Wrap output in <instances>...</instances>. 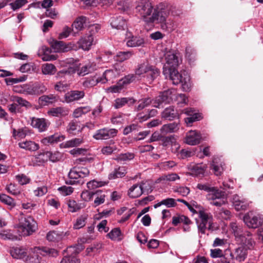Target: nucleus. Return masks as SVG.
<instances>
[{"label": "nucleus", "instance_id": "1", "mask_svg": "<svg viewBox=\"0 0 263 263\" xmlns=\"http://www.w3.org/2000/svg\"><path fill=\"white\" fill-rule=\"evenodd\" d=\"M136 10L145 23L160 24L163 29H166L167 13L163 10L154 8L149 1H141L136 6Z\"/></svg>", "mask_w": 263, "mask_h": 263}, {"label": "nucleus", "instance_id": "2", "mask_svg": "<svg viewBox=\"0 0 263 263\" xmlns=\"http://www.w3.org/2000/svg\"><path fill=\"white\" fill-rule=\"evenodd\" d=\"M163 72L166 77L168 75L174 84L181 83L184 91H188L191 88L190 77L186 72L182 71L179 73L175 68L167 69L166 68H164Z\"/></svg>", "mask_w": 263, "mask_h": 263}, {"label": "nucleus", "instance_id": "3", "mask_svg": "<svg viewBox=\"0 0 263 263\" xmlns=\"http://www.w3.org/2000/svg\"><path fill=\"white\" fill-rule=\"evenodd\" d=\"M47 254L56 256L58 252L54 249L35 247L31 249L28 256H26L24 261L26 263H40L41 257Z\"/></svg>", "mask_w": 263, "mask_h": 263}, {"label": "nucleus", "instance_id": "4", "mask_svg": "<svg viewBox=\"0 0 263 263\" xmlns=\"http://www.w3.org/2000/svg\"><path fill=\"white\" fill-rule=\"evenodd\" d=\"M199 220H197L198 230L202 233H205L206 229L213 230L215 228L213 218L211 214L208 213L203 209H199L198 212Z\"/></svg>", "mask_w": 263, "mask_h": 263}, {"label": "nucleus", "instance_id": "5", "mask_svg": "<svg viewBox=\"0 0 263 263\" xmlns=\"http://www.w3.org/2000/svg\"><path fill=\"white\" fill-rule=\"evenodd\" d=\"M165 65L164 68L167 69L175 68L182 63L180 53L177 50H168L164 55Z\"/></svg>", "mask_w": 263, "mask_h": 263}, {"label": "nucleus", "instance_id": "6", "mask_svg": "<svg viewBox=\"0 0 263 263\" xmlns=\"http://www.w3.org/2000/svg\"><path fill=\"white\" fill-rule=\"evenodd\" d=\"M19 228L22 230V235L28 236L35 231L36 222L31 217L22 216L19 220Z\"/></svg>", "mask_w": 263, "mask_h": 263}, {"label": "nucleus", "instance_id": "7", "mask_svg": "<svg viewBox=\"0 0 263 263\" xmlns=\"http://www.w3.org/2000/svg\"><path fill=\"white\" fill-rule=\"evenodd\" d=\"M96 69V65L94 63H88L79 69V65L77 63H73L68 66L69 73H74L77 71L79 76H84L89 73L92 72Z\"/></svg>", "mask_w": 263, "mask_h": 263}, {"label": "nucleus", "instance_id": "8", "mask_svg": "<svg viewBox=\"0 0 263 263\" xmlns=\"http://www.w3.org/2000/svg\"><path fill=\"white\" fill-rule=\"evenodd\" d=\"M82 249L80 246L69 247L67 249L68 254L63 258L60 263H80V260L77 257L76 255Z\"/></svg>", "mask_w": 263, "mask_h": 263}, {"label": "nucleus", "instance_id": "9", "mask_svg": "<svg viewBox=\"0 0 263 263\" xmlns=\"http://www.w3.org/2000/svg\"><path fill=\"white\" fill-rule=\"evenodd\" d=\"M243 220L247 226L249 228H256L263 223V219L259 215H255L252 212L246 214Z\"/></svg>", "mask_w": 263, "mask_h": 263}, {"label": "nucleus", "instance_id": "10", "mask_svg": "<svg viewBox=\"0 0 263 263\" xmlns=\"http://www.w3.org/2000/svg\"><path fill=\"white\" fill-rule=\"evenodd\" d=\"M51 46L55 52H64L72 49H77L73 43L66 44L62 41H55L52 43Z\"/></svg>", "mask_w": 263, "mask_h": 263}, {"label": "nucleus", "instance_id": "11", "mask_svg": "<svg viewBox=\"0 0 263 263\" xmlns=\"http://www.w3.org/2000/svg\"><path fill=\"white\" fill-rule=\"evenodd\" d=\"M89 174V171L85 167H78L77 166L72 168L68 174V177L71 179H78L79 178H84Z\"/></svg>", "mask_w": 263, "mask_h": 263}, {"label": "nucleus", "instance_id": "12", "mask_svg": "<svg viewBox=\"0 0 263 263\" xmlns=\"http://www.w3.org/2000/svg\"><path fill=\"white\" fill-rule=\"evenodd\" d=\"M117 130L115 129H101L98 130L93 137L96 140L107 139L116 136Z\"/></svg>", "mask_w": 263, "mask_h": 263}, {"label": "nucleus", "instance_id": "13", "mask_svg": "<svg viewBox=\"0 0 263 263\" xmlns=\"http://www.w3.org/2000/svg\"><path fill=\"white\" fill-rule=\"evenodd\" d=\"M231 201L235 209L237 211L245 210L249 205V202L244 198L237 195H234L232 198Z\"/></svg>", "mask_w": 263, "mask_h": 263}, {"label": "nucleus", "instance_id": "14", "mask_svg": "<svg viewBox=\"0 0 263 263\" xmlns=\"http://www.w3.org/2000/svg\"><path fill=\"white\" fill-rule=\"evenodd\" d=\"M125 40L127 46L130 47L142 46L145 43L143 38L139 36H134L130 32H127Z\"/></svg>", "mask_w": 263, "mask_h": 263}, {"label": "nucleus", "instance_id": "15", "mask_svg": "<svg viewBox=\"0 0 263 263\" xmlns=\"http://www.w3.org/2000/svg\"><path fill=\"white\" fill-rule=\"evenodd\" d=\"M201 139L200 134L196 130H190L186 133L185 143L191 145H194L200 143Z\"/></svg>", "mask_w": 263, "mask_h": 263}, {"label": "nucleus", "instance_id": "16", "mask_svg": "<svg viewBox=\"0 0 263 263\" xmlns=\"http://www.w3.org/2000/svg\"><path fill=\"white\" fill-rule=\"evenodd\" d=\"M171 93L170 90L166 91L163 92L161 95L156 97L154 100L153 101V105L155 107H159L161 104L164 102H169L170 100H173L175 95L169 96Z\"/></svg>", "mask_w": 263, "mask_h": 263}, {"label": "nucleus", "instance_id": "17", "mask_svg": "<svg viewBox=\"0 0 263 263\" xmlns=\"http://www.w3.org/2000/svg\"><path fill=\"white\" fill-rule=\"evenodd\" d=\"M247 248L243 246H241L237 248L232 253L231 255L234 259L241 262L245 260L247 257Z\"/></svg>", "mask_w": 263, "mask_h": 263}, {"label": "nucleus", "instance_id": "18", "mask_svg": "<svg viewBox=\"0 0 263 263\" xmlns=\"http://www.w3.org/2000/svg\"><path fill=\"white\" fill-rule=\"evenodd\" d=\"M36 158L40 160V162L47 161L48 159L52 162H56L60 159L61 154L58 152L52 153L46 152L38 155Z\"/></svg>", "mask_w": 263, "mask_h": 263}, {"label": "nucleus", "instance_id": "19", "mask_svg": "<svg viewBox=\"0 0 263 263\" xmlns=\"http://www.w3.org/2000/svg\"><path fill=\"white\" fill-rule=\"evenodd\" d=\"M30 124L33 127L37 128L40 132H43L47 129L49 123L44 118H32Z\"/></svg>", "mask_w": 263, "mask_h": 263}, {"label": "nucleus", "instance_id": "20", "mask_svg": "<svg viewBox=\"0 0 263 263\" xmlns=\"http://www.w3.org/2000/svg\"><path fill=\"white\" fill-rule=\"evenodd\" d=\"M69 110L64 107H53L49 109L47 112L50 117H63L68 115Z\"/></svg>", "mask_w": 263, "mask_h": 263}, {"label": "nucleus", "instance_id": "21", "mask_svg": "<svg viewBox=\"0 0 263 263\" xmlns=\"http://www.w3.org/2000/svg\"><path fill=\"white\" fill-rule=\"evenodd\" d=\"M84 96L85 92L83 91H71L65 94V100L67 103H70L74 101L79 100L83 98Z\"/></svg>", "mask_w": 263, "mask_h": 263}, {"label": "nucleus", "instance_id": "22", "mask_svg": "<svg viewBox=\"0 0 263 263\" xmlns=\"http://www.w3.org/2000/svg\"><path fill=\"white\" fill-rule=\"evenodd\" d=\"M51 50L46 47H42L39 50L38 55L44 61H50L55 60L57 59L56 55L51 54Z\"/></svg>", "mask_w": 263, "mask_h": 263}, {"label": "nucleus", "instance_id": "23", "mask_svg": "<svg viewBox=\"0 0 263 263\" xmlns=\"http://www.w3.org/2000/svg\"><path fill=\"white\" fill-rule=\"evenodd\" d=\"M93 37L92 35H86L82 37L78 42L80 48L84 50H88L92 46Z\"/></svg>", "mask_w": 263, "mask_h": 263}, {"label": "nucleus", "instance_id": "24", "mask_svg": "<svg viewBox=\"0 0 263 263\" xmlns=\"http://www.w3.org/2000/svg\"><path fill=\"white\" fill-rule=\"evenodd\" d=\"M65 138L64 136L56 133L53 135L43 138L41 140V142L45 145H48L61 142L64 140Z\"/></svg>", "mask_w": 263, "mask_h": 263}, {"label": "nucleus", "instance_id": "25", "mask_svg": "<svg viewBox=\"0 0 263 263\" xmlns=\"http://www.w3.org/2000/svg\"><path fill=\"white\" fill-rule=\"evenodd\" d=\"M18 146L22 149L30 152L36 151L39 148V144L31 140L21 141L18 143Z\"/></svg>", "mask_w": 263, "mask_h": 263}, {"label": "nucleus", "instance_id": "26", "mask_svg": "<svg viewBox=\"0 0 263 263\" xmlns=\"http://www.w3.org/2000/svg\"><path fill=\"white\" fill-rule=\"evenodd\" d=\"M179 179H180V177L177 174L175 173H172L161 176L156 180V182L157 183L166 184L170 182L175 181Z\"/></svg>", "mask_w": 263, "mask_h": 263}, {"label": "nucleus", "instance_id": "27", "mask_svg": "<svg viewBox=\"0 0 263 263\" xmlns=\"http://www.w3.org/2000/svg\"><path fill=\"white\" fill-rule=\"evenodd\" d=\"M184 113L187 115L191 116L185 119V122L187 125L196 121H199L202 118V116L200 114L193 113V110L191 108H187L184 110Z\"/></svg>", "mask_w": 263, "mask_h": 263}, {"label": "nucleus", "instance_id": "28", "mask_svg": "<svg viewBox=\"0 0 263 263\" xmlns=\"http://www.w3.org/2000/svg\"><path fill=\"white\" fill-rule=\"evenodd\" d=\"M110 25L112 28L117 29H124L126 21L121 16L113 17L110 20Z\"/></svg>", "mask_w": 263, "mask_h": 263}, {"label": "nucleus", "instance_id": "29", "mask_svg": "<svg viewBox=\"0 0 263 263\" xmlns=\"http://www.w3.org/2000/svg\"><path fill=\"white\" fill-rule=\"evenodd\" d=\"M143 193V187L141 184L133 185L128 191V195L131 198H137Z\"/></svg>", "mask_w": 263, "mask_h": 263}, {"label": "nucleus", "instance_id": "30", "mask_svg": "<svg viewBox=\"0 0 263 263\" xmlns=\"http://www.w3.org/2000/svg\"><path fill=\"white\" fill-rule=\"evenodd\" d=\"M11 254L13 258L17 259H23L25 260V258L27 255L26 249L23 248L16 247L11 250Z\"/></svg>", "mask_w": 263, "mask_h": 263}, {"label": "nucleus", "instance_id": "31", "mask_svg": "<svg viewBox=\"0 0 263 263\" xmlns=\"http://www.w3.org/2000/svg\"><path fill=\"white\" fill-rule=\"evenodd\" d=\"M57 97L53 95H44L39 98V103L42 105H48L56 102Z\"/></svg>", "mask_w": 263, "mask_h": 263}, {"label": "nucleus", "instance_id": "32", "mask_svg": "<svg viewBox=\"0 0 263 263\" xmlns=\"http://www.w3.org/2000/svg\"><path fill=\"white\" fill-rule=\"evenodd\" d=\"M206 168V166L203 164H198L190 166V169L192 175L199 176L203 175Z\"/></svg>", "mask_w": 263, "mask_h": 263}, {"label": "nucleus", "instance_id": "33", "mask_svg": "<svg viewBox=\"0 0 263 263\" xmlns=\"http://www.w3.org/2000/svg\"><path fill=\"white\" fill-rule=\"evenodd\" d=\"M68 210L71 212H76L85 207L84 203H78L75 200H70L67 203Z\"/></svg>", "mask_w": 263, "mask_h": 263}, {"label": "nucleus", "instance_id": "34", "mask_svg": "<svg viewBox=\"0 0 263 263\" xmlns=\"http://www.w3.org/2000/svg\"><path fill=\"white\" fill-rule=\"evenodd\" d=\"M94 206H97L105 202L106 195L101 190H98L94 193Z\"/></svg>", "mask_w": 263, "mask_h": 263}, {"label": "nucleus", "instance_id": "35", "mask_svg": "<svg viewBox=\"0 0 263 263\" xmlns=\"http://www.w3.org/2000/svg\"><path fill=\"white\" fill-rule=\"evenodd\" d=\"M83 142V139L82 138H74L61 144L60 146L62 148H70L78 146Z\"/></svg>", "mask_w": 263, "mask_h": 263}, {"label": "nucleus", "instance_id": "36", "mask_svg": "<svg viewBox=\"0 0 263 263\" xmlns=\"http://www.w3.org/2000/svg\"><path fill=\"white\" fill-rule=\"evenodd\" d=\"M226 196L224 192L219 190L217 187H214L212 189V191L208 193L206 195V198L209 200H211V198L215 199H218L219 197Z\"/></svg>", "mask_w": 263, "mask_h": 263}, {"label": "nucleus", "instance_id": "37", "mask_svg": "<svg viewBox=\"0 0 263 263\" xmlns=\"http://www.w3.org/2000/svg\"><path fill=\"white\" fill-rule=\"evenodd\" d=\"M65 235L63 232L57 231L49 232L47 235V239L49 241H55L61 240Z\"/></svg>", "mask_w": 263, "mask_h": 263}, {"label": "nucleus", "instance_id": "38", "mask_svg": "<svg viewBox=\"0 0 263 263\" xmlns=\"http://www.w3.org/2000/svg\"><path fill=\"white\" fill-rule=\"evenodd\" d=\"M41 69L42 73L45 75H52L57 71L55 67L53 64L49 63L42 65Z\"/></svg>", "mask_w": 263, "mask_h": 263}, {"label": "nucleus", "instance_id": "39", "mask_svg": "<svg viewBox=\"0 0 263 263\" xmlns=\"http://www.w3.org/2000/svg\"><path fill=\"white\" fill-rule=\"evenodd\" d=\"M108 237L114 241H120L123 238L121 232L119 229L116 228L112 230L109 233L107 234Z\"/></svg>", "mask_w": 263, "mask_h": 263}, {"label": "nucleus", "instance_id": "40", "mask_svg": "<svg viewBox=\"0 0 263 263\" xmlns=\"http://www.w3.org/2000/svg\"><path fill=\"white\" fill-rule=\"evenodd\" d=\"M145 77L149 80L153 81L154 79L158 77L159 75V71L156 67L151 65H149Z\"/></svg>", "mask_w": 263, "mask_h": 263}, {"label": "nucleus", "instance_id": "41", "mask_svg": "<svg viewBox=\"0 0 263 263\" xmlns=\"http://www.w3.org/2000/svg\"><path fill=\"white\" fill-rule=\"evenodd\" d=\"M33 96H37L44 93L47 90V88L43 83H35L32 84Z\"/></svg>", "mask_w": 263, "mask_h": 263}, {"label": "nucleus", "instance_id": "42", "mask_svg": "<svg viewBox=\"0 0 263 263\" xmlns=\"http://www.w3.org/2000/svg\"><path fill=\"white\" fill-rule=\"evenodd\" d=\"M133 55V53L130 51L122 52L120 51L117 53L115 57L116 61L120 62H123L125 60L130 59Z\"/></svg>", "mask_w": 263, "mask_h": 263}, {"label": "nucleus", "instance_id": "43", "mask_svg": "<svg viewBox=\"0 0 263 263\" xmlns=\"http://www.w3.org/2000/svg\"><path fill=\"white\" fill-rule=\"evenodd\" d=\"M86 22V18L84 16L78 17L73 23L72 27L75 28L77 31H80L84 28V25Z\"/></svg>", "mask_w": 263, "mask_h": 263}, {"label": "nucleus", "instance_id": "44", "mask_svg": "<svg viewBox=\"0 0 263 263\" xmlns=\"http://www.w3.org/2000/svg\"><path fill=\"white\" fill-rule=\"evenodd\" d=\"M135 101L132 98H118L115 100V107L116 108H119L126 104H132L134 103Z\"/></svg>", "mask_w": 263, "mask_h": 263}, {"label": "nucleus", "instance_id": "45", "mask_svg": "<svg viewBox=\"0 0 263 263\" xmlns=\"http://www.w3.org/2000/svg\"><path fill=\"white\" fill-rule=\"evenodd\" d=\"M175 200L172 198H168L161 200L160 202L154 205V208H157L161 205H164L167 208H172L176 205Z\"/></svg>", "mask_w": 263, "mask_h": 263}, {"label": "nucleus", "instance_id": "46", "mask_svg": "<svg viewBox=\"0 0 263 263\" xmlns=\"http://www.w3.org/2000/svg\"><path fill=\"white\" fill-rule=\"evenodd\" d=\"M126 173L124 167H120L115 170L112 173L109 175V178L111 179H116L123 177Z\"/></svg>", "mask_w": 263, "mask_h": 263}, {"label": "nucleus", "instance_id": "47", "mask_svg": "<svg viewBox=\"0 0 263 263\" xmlns=\"http://www.w3.org/2000/svg\"><path fill=\"white\" fill-rule=\"evenodd\" d=\"M28 130L27 128H20L17 130L13 128L12 136L15 139H19L25 138L27 135Z\"/></svg>", "mask_w": 263, "mask_h": 263}, {"label": "nucleus", "instance_id": "48", "mask_svg": "<svg viewBox=\"0 0 263 263\" xmlns=\"http://www.w3.org/2000/svg\"><path fill=\"white\" fill-rule=\"evenodd\" d=\"M0 201L9 206L10 208H13L15 205L14 200L6 194H0Z\"/></svg>", "mask_w": 263, "mask_h": 263}, {"label": "nucleus", "instance_id": "49", "mask_svg": "<svg viewBox=\"0 0 263 263\" xmlns=\"http://www.w3.org/2000/svg\"><path fill=\"white\" fill-rule=\"evenodd\" d=\"M90 111V107L89 106L81 107L76 109L73 112V116L74 118H79L83 115L86 114Z\"/></svg>", "mask_w": 263, "mask_h": 263}, {"label": "nucleus", "instance_id": "50", "mask_svg": "<svg viewBox=\"0 0 263 263\" xmlns=\"http://www.w3.org/2000/svg\"><path fill=\"white\" fill-rule=\"evenodd\" d=\"M88 215L86 214L82 215L79 217L74 224V228L76 229H79L84 227Z\"/></svg>", "mask_w": 263, "mask_h": 263}, {"label": "nucleus", "instance_id": "51", "mask_svg": "<svg viewBox=\"0 0 263 263\" xmlns=\"http://www.w3.org/2000/svg\"><path fill=\"white\" fill-rule=\"evenodd\" d=\"M210 204L216 206H221L223 205L226 204L227 203V198L226 196L219 197L218 199H215L211 198L210 200H209Z\"/></svg>", "mask_w": 263, "mask_h": 263}, {"label": "nucleus", "instance_id": "52", "mask_svg": "<svg viewBox=\"0 0 263 263\" xmlns=\"http://www.w3.org/2000/svg\"><path fill=\"white\" fill-rule=\"evenodd\" d=\"M27 79V76L24 75L18 78H6L5 81L7 85H11L20 82L25 81Z\"/></svg>", "mask_w": 263, "mask_h": 263}, {"label": "nucleus", "instance_id": "53", "mask_svg": "<svg viewBox=\"0 0 263 263\" xmlns=\"http://www.w3.org/2000/svg\"><path fill=\"white\" fill-rule=\"evenodd\" d=\"M81 130L82 128L78 123L74 122L69 123L67 128V132L70 134H76L77 132H81Z\"/></svg>", "mask_w": 263, "mask_h": 263}, {"label": "nucleus", "instance_id": "54", "mask_svg": "<svg viewBox=\"0 0 263 263\" xmlns=\"http://www.w3.org/2000/svg\"><path fill=\"white\" fill-rule=\"evenodd\" d=\"M149 64L148 63H143L139 65L136 71V74L138 76H142L143 77H145L147 73V70H148V68H149Z\"/></svg>", "mask_w": 263, "mask_h": 263}, {"label": "nucleus", "instance_id": "55", "mask_svg": "<svg viewBox=\"0 0 263 263\" xmlns=\"http://www.w3.org/2000/svg\"><path fill=\"white\" fill-rule=\"evenodd\" d=\"M176 116L175 110L173 107L166 108L162 114V117L164 118L172 120Z\"/></svg>", "mask_w": 263, "mask_h": 263}, {"label": "nucleus", "instance_id": "56", "mask_svg": "<svg viewBox=\"0 0 263 263\" xmlns=\"http://www.w3.org/2000/svg\"><path fill=\"white\" fill-rule=\"evenodd\" d=\"M58 190L60 193L64 196L71 195L73 192V188L71 186H63L59 187Z\"/></svg>", "mask_w": 263, "mask_h": 263}, {"label": "nucleus", "instance_id": "57", "mask_svg": "<svg viewBox=\"0 0 263 263\" xmlns=\"http://www.w3.org/2000/svg\"><path fill=\"white\" fill-rule=\"evenodd\" d=\"M98 83V81L96 79V76L91 78H88L83 83V86L85 88H91L96 86Z\"/></svg>", "mask_w": 263, "mask_h": 263}, {"label": "nucleus", "instance_id": "58", "mask_svg": "<svg viewBox=\"0 0 263 263\" xmlns=\"http://www.w3.org/2000/svg\"><path fill=\"white\" fill-rule=\"evenodd\" d=\"M211 168L213 170L214 174L216 176L220 175L223 171L222 164L215 163L214 161L213 162Z\"/></svg>", "mask_w": 263, "mask_h": 263}, {"label": "nucleus", "instance_id": "59", "mask_svg": "<svg viewBox=\"0 0 263 263\" xmlns=\"http://www.w3.org/2000/svg\"><path fill=\"white\" fill-rule=\"evenodd\" d=\"M48 192V189L45 186H42L37 187L33 191V194L36 197H42Z\"/></svg>", "mask_w": 263, "mask_h": 263}, {"label": "nucleus", "instance_id": "60", "mask_svg": "<svg viewBox=\"0 0 263 263\" xmlns=\"http://www.w3.org/2000/svg\"><path fill=\"white\" fill-rule=\"evenodd\" d=\"M15 178L21 185L28 184L30 181V178L24 174L17 175L15 176Z\"/></svg>", "mask_w": 263, "mask_h": 263}, {"label": "nucleus", "instance_id": "61", "mask_svg": "<svg viewBox=\"0 0 263 263\" xmlns=\"http://www.w3.org/2000/svg\"><path fill=\"white\" fill-rule=\"evenodd\" d=\"M104 183L101 181H97L95 180L90 181L87 183V186L89 190H92L97 187L102 186Z\"/></svg>", "mask_w": 263, "mask_h": 263}, {"label": "nucleus", "instance_id": "62", "mask_svg": "<svg viewBox=\"0 0 263 263\" xmlns=\"http://www.w3.org/2000/svg\"><path fill=\"white\" fill-rule=\"evenodd\" d=\"M94 193L87 190L83 191L81 194V197L83 201L88 202L92 200Z\"/></svg>", "mask_w": 263, "mask_h": 263}, {"label": "nucleus", "instance_id": "63", "mask_svg": "<svg viewBox=\"0 0 263 263\" xmlns=\"http://www.w3.org/2000/svg\"><path fill=\"white\" fill-rule=\"evenodd\" d=\"M27 3V0H16L14 2L11 3L10 5L13 10H17L21 8L23 6Z\"/></svg>", "mask_w": 263, "mask_h": 263}, {"label": "nucleus", "instance_id": "64", "mask_svg": "<svg viewBox=\"0 0 263 263\" xmlns=\"http://www.w3.org/2000/svg\"><path fill=\"white\" fill-rule=\"evenodd\" d=\"M72 29L68 26H65L61 33H59L58 38L63 39L67 37L72 32Z\"/></svg>", "mask_w": 263, "mask_h": 263}]
</instances>
